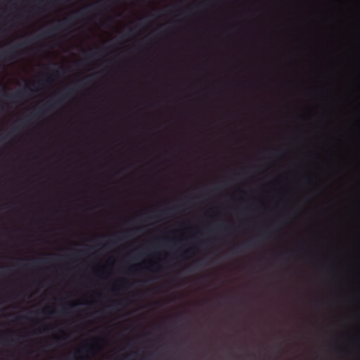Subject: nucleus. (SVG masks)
Here are the masks:
<instances>
[{
	"instance_id": "nucleus-1",
	"label": "nucleus",
	"mask_w": 360,
	"mask_h": 360,
	"mask_svg": "<svg viewBox=\"0 0 360 360\" xmlns=\"http://www.w3.org/2000/svg\"><path fill=\"white\" fill-rule=\"evenodd\" d=\"M75 92H76L75 88H70V89H68L67 91L63 92L60 95V98H58L56 101L48 103L43 107L40 108L37 112L31 114L29 117H27L25 119V122H29L32 120H35V119L39 117V116L41 115L51 111V110L54 109L56 107L57 104H59V103H62L63 101L72 97Z\"/></svg>"
},
{
	"instance_id": "nucleus-2",
	"label": "nucleus",
	"mask_w": 360,
	"mask_h": 360,
	"mask_svg": "<svg viewBox=\"0 0 360 360\" xmlns=\"http://www.w3.org/2000/svg\"><path fill=\"white\" fill-rule=\"evenodd\" d=\"M68 22V20H65L63 22H60L58 25H57L56 26H55L54 27L46 30V31L40 33L39 34V37H40V38L47 37L50 36L51 34H53V32H55L56 31L61 30L62 29H63L64 26L67 24Z\"/></svg>"
},
{
	"instance_id": "nucleus-3",
	"label": "nucleus",
	"mask_w": 360,
	"mask_h": 360,
	"mask_svg": "<svg viewBox=\"0 0 360 360\" xmlns=\"http://www.w3.org/2000/svg\"><path fill=\"white\" fill-rule=\"evenodd\" d=\"M0 94L3 96L7 97L9 99L13 101V100L20 99V98H23L24 95L25 94V90L21 91H17L11 95H8L6 91L5 87L3 86L1 90L0 91Z\"/></svg>"
},
{
	"instance_id": "nucleus-4",
	"label": "nucleus",
	"mask_w": 360,
	"mask_h": 360,
	"mask_svg": "<svg viewBox=\"0 0 360 360\" xmlns=\"http://www.w3.org/2000/svg\"><path fill=\"white\" fill-rule=\"evenodd\" d=\"M22 44L16 45L15 46H13L7 50L4 51L2 53H0V58H13L15 54L17 52V49L21 46Z\"/></svg>"
},
{
	"instance_id": "nucleus-5",
	"label": "nucleus",
	"mask_w": 360,
	"mask_h": 360,
	"mask_svg": "<svg viewBox=\"0 0 360 360\" xmlns=\"http://www.w3.org/2000/svg\"><path fill=\"white\" fill-rule=\"evenodd\" d=\"M257 243L255 240H251V241H249L246 243H243V244H241V245H237L236 247H234L233 250L236 251V252H240L242 250H243L245 248H248V247H250L253 245H255Z\"/></svg>"
},
{
	"instance_id": "nucleus-6",
	"label": "nucleus",
	"mask_w": 360,
	"mask_h": 360,
	"mask_svg": "<svg viewBox=\"0 0 360 360\" xmlns=\"http://www.w3.org/2000/svg\"><path fill=\"white\" fill-rule=\"evenodd\" d=\"M55 312V310L50 308H45L41 311V313L44 315H53Z\"/></svg>"
},
{
	"instance_id": "nucleus-7",
	"label": "nucleus",
	"mask_w": 360,
	"mask_h": 360,
	"mask_svg": "<svg viewBox=\"0 0 360 360\" xmlns=\"http://www.w3.org/2000/svg\"><path fill=\"white\" fill-rule=\"evenodd\" d=\"M92 77H93V75L87 76L84 79H82V81H86V82H91Z\"/></svg>"
},
{
	"instance_id": "nucleus-8",
	"label": "nucleus",
	"mask_w": 360,
	"mask_h": 360,
	"mask_svg": "<svg viewBox=\"0 0 360 360\" xmlns=\"http://www.w3.org/2000/svg\"><path fill=\"white\" fill-rule=\"evenodd\" d=\"M98 52H99V51H96V52L91 53H90V54H89V56H90L91 58H92V57L95 56H96V54L98 53Z\"/></svg>"
},
{
	"instance_id": "nucleus-9",
	"label": "nucleus",
	"mask_w": 360,
	"mask_h": 360,
	"mask_svg": "<svg viewBox=\"0 0 360 360\" xmlns=\"http://www.w3.org/2000/svg\"><path fill=\"white\" fill-rule=\"evenodd\" d=\"M188 252H189V250H187L186 251H185L182 253L181 256L185 257L188 255Z\"/></svg>"
},
{
	"instance_id": "nucleus-10",
	"label": "nucleus",
	"mask_w": 360,
	"mask_h": 360,
	"mask_svg": "<svg viewBox=\"0 0 360 360\" xmlns=\"http://www.w3.org/2000/svg\"><path fill=\"white\" fill-rule=\"evenodd\" d=\"M18 130H19V127H15L12 128L11 132H15V131H18Z\"/></svg>"
},
{
	"instance_id": "nucleus-11",
	"label": "nucleus",
	"mask_w": 360,
	"mask_h": 360,
	"mask_svg": "<svg viewBox=\"0 0 360 360\" xmlns=\"http://www.w3.org/2000/svg\"><path fill=\"white\" fill-rule=\"evenodd\" d=\"M219 230L221 231V232H225L226 231V229L223 228V227H220Z\"/></svg>"
},
{
	"instance_id": "nucleus-12",
	"label": "nucleus",
	"mask_w": 360,
	"mask_h": 360,
	"mask_svg": "<svg viewBox=\"0 0 360 360\" xmlns=\"http://www.w3.org/2000/svg\"><path fill=\"white\" fill-rule=\"evenodd\" d=\"M7 138V136H4L2 138L0 139V143L2 142L4 139H6Z\"/></svg>"
},
{
	"instance_id": "nucleus-13",
	"label": "nucleus",
	"mask_w": 360,
	"mask_h": 360,
	"mask_svg": "<svg viewBox=\"0 0 360 360\" xmlns=\"http://www.w3.org/2000/svg\"><path fill=\"white\" fill-rule=\"evenodd\" d=\"M82 352V350H78L76 352V353L75 354H80ZM74 356H75V355H74Z\"/></svg>"
},
{
	"instance_id": "nucleus-14",
	"label": "nucleus",
	"mask_w": 360,
	"mask_h": 360,
	"mask_svg": "<svg viewBox=\"0 0 360 360\" xmlns=\"http://www.w3.org/2000/svg\"><path fill=\"white\" fill-rule=\"evenodd\" d=\"M45 82H47V83H49V82H50V80H49V79H46L45 80Z\"/></svg>"
}]
</instances>
